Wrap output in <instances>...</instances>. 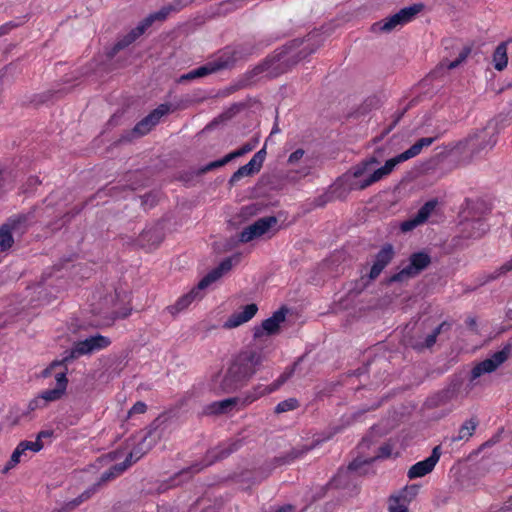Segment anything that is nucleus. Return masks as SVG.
<instances>
[{
  "label": "nucleus",
  "instance_id": "f257e3e1",
  "mask_svg": "<svg viewBox=\"0 0 512 512\" xmlns=\"http://www.w3.org/2000/svg\"><path fill=\"white\" fill-rule=\"evenodd\" d=\"M263 362L261 351H241L230 363L223 375L213 379V389L219 393H234L244 387Z\"/></svg>",
  "mask_w": 512,
  "mask_h": 512
},
{
  "label": "nucleus",
  "instance_id": "f03ea898",
  "mask_svg": "<svg viewBox=\"0 0 512 512\" xmlns=\"http://www.w3.org/2000/svg\"><path fill=\"white\" fill-rule=\"evenodd\" d=\"M303 43L302 40L295 39L289 44L284 45L273 56L266 58L263 63L257 65L252 70V73L254 75L266 73L269 77H277L285 73L292 66L315 52L316 48H310L309 45H305L300 49Z\"/></svg>",
  "mask_w": 512,
  "mask_h": 512
},
{
  "label": "nucleus",
  "instance_id": "7ed1b4c3",
  "mask_svg": "<svg viewBox=\"0 0 512 512\" xmlns=\"http://www.w3.org/2000/svg\"><path fill=\"white\" fill-rule=\"evenodd\" d=\"M240 442H232L227 447H218L208 451L204 462L195 463L189 467L175 473L167 481H163L157 488L158 493H164L171 488L179 486L183 482L189 481L194 474L200 472L204 467H207L218 460L228 457L231 453L238 450Z\"/></svg>",
  "mask_w": 512,
  "mask_h": 512
},
{
  "label": "nucleus",
  "instance_id": "20e7f679",
  "mask_svg": "<svg viewBox=\"0 0 512 512\" xmlns=\"http://www.w3.org/2000/svg\"><path fill=\"white\" fill-rule=\"evenodd\" d=\"M238 259V256L225 258L221 263L206 274L187 294L181 296L175 304L168 306L167 309L171 315H177L186 309L194 300L203 298L202 290L206 289L209 285L220 279L224 273L230 271L233 267V259Z\"/></svg>",
  "mask_w": 512,
  "mask_h": 512
},
{
  "label": "nucleus",
  "instance_id": "39448f33",
  "mask_svg": "<svg viewBox=\"0 0 512 512\" xmlns=\"http://www.w3.org/2000/svg\"><path fill=\"white\" fill-rule=\"evenodd\" d=\"M484 209L483 201L466 199L462 210L464 221L461 223L465 238H480L486 233L488 225L481 217Z\"/></svg>",
  "mask_w": 512,
  "mask_h": 512
},
{
  "label": "nucleus",
  "instance_id": "423d86ee",
  "mask_svg": "<svg viewBox=\"0 0 512 512\" xmlns=\"http://www.w3.org/2000/svg\"><path fill=\"white\" fill-rule=\"evenodd\" d=\"M504 119H493L480 130L470 134L465 140L464 144L467 146L471 156L475 157L480 155L483 151L491 150L497 143V136L500 132V124Z\"/></svg>",
  "mask_w": 512,
  "mask_h": 512
},
{
  "label": "nucleus",
  "instance_id": "0eeeda50",
  "mask_svg": "<svg viewBox=\"0 0 512 512\" xmlns=\"http://www.w3.org/2000/svg\"><path fill=\"white\" fill-rule=\"evenodd\" d=\"M169 415L163 413L155 418L143 431L133 436L132 439L138 440L132 448L134 456L140 459L147 454L156 443L162 438Z\"/></svg>",
  "mask_w": 512,
  "mask_h": 512
},
{
  "label": "nucleus",
  "instance_id": "6e6552de",
  "mask_svg": "<svg viewBox=\"0 0 512 512\" xmlns=\"http://www.w3.org/2000/svg\"><path fill=\"white\" fill-rule=\"evenodd\" d=\"M32 218V212L27 214H18L9 217L7 221L0 226L1 252L9 250L13 246L14 235L20 237L28 230Z\"/></svg>",
  "mask_w": 512,
  "mask_h": 512
},
{
  "label": "nucleus",
  "instance_id": "1a4fd4ad",
  "mask_svg": "<svg viewBox=\"0 0 512 512\" xmlns=\"http://www.w3.org/2000/svg\"><path fill=\"white\" fill-rule=\"evenodd\" d=\"M171 110V105L164 103L160 104L157 108L151 111L147 116H145L142 120H140L132 130L127 131L122 134L119 139L120 142H129L134 138H139L146 135L151 129L158 124L160 119L169 113Z\"/></svg>",
  "mask_w": 512,
  "mask_h": 512
},
{
  "label": "nucleus",
  "instance_id": "9d476101",
  "mask_svg": "<svg viewBox=\"0 0 512 512\" xmlns=\"http://www.w3.org/2000/svg\"><path fill=\"white\" fill-rule=\"evenodd\" d=\"M423 8L424 5L422 3L404 7L394 15L374 23L372 25V30L374 32L389 33L396 29L398 26H402L410 22L419 12L423 10Z\"/></svg>",
  "mask_w": 512,
  "mask_h": 512
},
{
  "label": "nucleus",
  "instance_id": "9b49d317",
  "mask_svg": "<svg viewBox=\"0 0 512 512\" xmlns=\"http://www.w3.org/2000/svg\"><path fill=\"white\" fill-rule=\"evenodd\" d=\"M431 264V257L424 251L416 252L410 255L409 264L399 272L393 274L389 279V283L404 282L418 276Z\"/></svg>",
  "mask_w": 512,
  "mask_h": 512
},
{
  "label": "nucleus",
  "instance_id": "f8f14e48",
  "mask_svg": "<svg viewBox=\"0 0 512 512\" xmlns=\"http://www.w3.org/2000/svg\"><path fill=\"white\" fill-rule=\"evenodd\" d=\"M510 356H512V346L506 342L500 351L493 353L491 357L479 362L473 367L470 374V381L473 382L485 373L496 371Z\"/></svg>",
  "mask_w": 512,
  "mask_h": 512
},
{
  "label": "nucleus",
  "instance_id": "ddd939ff",
  "mask_svg": "<svg viewBox=\"0 0 512 512\" xmlns=\"http://www.w3.org/2000/svg\"><path fill=\"white\" fill-rule=\"evenodd\" d=\"M445 54L439 64V68L454 69L462 64L471 53L469 46H463L455 40L444 41Z\"/></svg>",
  "mask_w": 512,
  "mask_h": 512
},
{
  "label": "nucleus",
  "instance_id": "4468645a",
  "mask_svg": "<svg viewBox=\"0 0 512 512\" xmlns=\"http://www.w3.org/2000/svg\"><path fill=\"white\" fill-rule=\"evenodd\" d=\"M295 366L296 363L293 366L287 368L279 376V378L276 381H274L271 385L264 386L262 384H258L254 386L251 390L247 391L243 399H241V405L245 407L253 403L254 401L258 400L260 397L270 394L279 389L293 375L295 371Z\"/></svg>",
  "mask_w": 512,
  "mask_h": 512
},
{
  "label": "nucleus",
  "instance_id": "2eb2a0df",
  "mask_svg": "<svg viewBox=\"0 0 512 512\" xmlns=\"http://www.w3.org/2000/svg\"><path fill=\"white\" fill-rule=\"evenodd\" d=\"M277 222L278 220L275 216L262 217L241 231L239 241L247 243L261 237L266 234L270 228L275 226Z\"/></svg>",
  "mask_w": 512,
  "mask_h": 512
},
{
  "label": "nucleus",
  "instance_id": "dca6fc26",
  "mask_svg": "<svg viewBox=\"0 0 512 512\" xmlns=\"http://www.w3.org/2000/svg\"><path fill=\"white\" fill-rule=\"evenodd\" d=\"M266 154V147L264 146L261 150L254 154V156L247 164L241 166L232 174L228 181L229 186H234L243 177L252 176L258 173L263 166Z\"/></svg>",
  "mask_w": 512,
  "mask_h": 512
},
{
  "label": "nucleus",
  "instance_id": "f3484780",
  "mask_svg": "<svg viewBox=\"0 0 512 512\" xmlns=\"http://www.w3.org/2000/svg\"><path fill=\"white\" fill-rule=\"evenodd\" d=\"M288 309L286 307H281L277 311H275L271 317L262 321L260 326H256L253 329L254 338H260L264 334L266 335H275L279 332L280 324L283 323L286 319V314Z\"/></svg>",
  "mask_w": 512,
  "mask_h": 512
},
{
  "label": "nucleus",
  "instance_id": "a211bd4d",
  "mask_svg": "<svg viewBox=\"0 0 512 512\" xmlns=\"http://www.w3.org/2000/svg\"><path fill=\"white\" fill-rule=\"evenodd\" d=\"M438 204L437 199L427 201L416 213L415 216L403 221L400 224V230L404 233L414 230L419 225L425 223L431 213L435 210Z\"/></svg>",
  "mask_w": 512,
  "mask_h": 512
},
{
  "label": "nucleus",
  "instance_id": "6ab92c4d",
  "mask_svg": "<svg viewBox=\"0 0 512 512\" xmlns=\"http://www.w3.org/2000/svg\"><path fill=\"white\" fill-rule=\"evenodd\" d=\"M440 456L441 448L438 445L433 448L432 453L428 458L423 461H419L410 467L407 474L409 479L420 478L430 473L439 461Z\"/></svg>",
  "mask_w": 512,
  "mask_h": 512
},
{
  "label": "nucleus",
  "instance_id": "aec40b11",
  "mask_svg": "<svg viewBox=\"0 0 512 512\" xmlns=\"http://www.w3.org/2000/svg\"><path fill=\"white\" fill-rule=\"evenodd\" d=\"M395 256V250L392 244H384L375 256V260L370 269L369 278L375 280L381 272L388 266Z\"/></svg>",
  "mask_w": 512,
  "mask_h": 512
},
{
  "label": "nucleus",
  "instance_id": "412c9836",
  "mask_svg": "<svg viewBox=\"0 0 512 512\" xmlns=\"http://www.w3.org/2000/svg\"><path fill=\"white\" fill-rule=\"evenodd\" d=\"M461 387V382L458 380H453L450 384L444 389L440 390L436 394L429 397L426 401V405L428 408H436L442 405L447 404L454 398H456Z\"/></svg>",
  "mask_w": 512,
  "mask_h": 512
},
{
  "label": "nucleus",
  "instance_id": "4be33fe9",
  "mask_svg": "<svg viewBox=\"0 0 512 512\" xmlns=\"http://www.w3.org/2000/svg\"><path fill=\"white\" fill-rule=\"evenodd\" d=\"M321 442H322V440H315L311 445H301L298 447H294L289 452H287L281 456L274 457L273 460L270 462L271 468L274 469L278 466L292 463L296 459L301 458L306 453L313 450Z\"/></svg>",
  "mask_w": 512,
  "mask_h": 512
},
{
  "label": "nucleus",
  "instance_id": "5701e85b",
  "mask_svg": "<svg viewBox=\"0 0 512 512\" xmlns=\"http://www.w3.org/2000/svg\"><path fill=\"white\" fill-rule=\"evenodd\" d=\"M226 67L225 62L221 61H214V62H208L196 69H193L189 71L188 73H185L181 75L178 79L179 83H183L186 81H192L198 78L206 77L212 73H215L219 70H222Z\"/></svg>",
  "mask_w": 512,
  "mask_h": 512
},
{
  "label": "nucleus",
  "instance_id": "b1692460",
  "mask_svg": "<svg viewBox=\"0 0 512 512\" xmlns=\"http://www.w3.org/2000/svg\"><path fill=\"white\" fill-rule=\"evenodd\" d=\"M56 379V387L53 389H48L42 392L40 398L45 405L47 402L59 400L65 393L68 379H67V369L58 372L55 375Z\"/></svg>",
  "mask_w": 512,
  "mask_h": 512
},
{
  "label": "nucleus",
  "instance_id": "393cba45",
  "mask_svg": "<svg viewBox=\"0 0 512 512\" xmlns=\"http://www.w3.org/2000/svg\"><path fill=\"white\" fill-rule=\"evenodd\" d=\"M258 306L255 303L244 306L240 312H235L224 322L223 328L233 329L251 320L257 313Z\"/></svg>",
  "mask_w": 512,
  "mask_h": 512
},
{
  "label": "nucleus",
  "instance_id": "a878e982",
  "mask_svg": "<svg viewBox=\"0 0 512 512\" xmlns=\"http://www.w3.org/2000/svg\"><path fill=\"white\" fill-rule=\"evenodd\" d=\"M77 344L84 355H89L107 348L111 344V340L101 334H95L82 341H77Z\"/></svg>",
  "mask_w": 512,
  "mask_h": 512
},
{
  "label": "nucleus",
  "instance_id": "bb28decb",
  "mask_svg": "<svg viewBox=\"0 0 512 512\" xmlns=\"http://www.w3.org/2000/svg\"><path fill=\"white\" fill-rule=\"evenodd\" d=\"M145 30L140 25V23L133 28L129 33L120 37L117 42L113 45L111 50L108 53L109 57H114L119 51L125 49L129 45H131L136 39H138L142 34H144Z\"/></svg>",
  "mask_w": 512,
  "mask_h": 512
},
{
  "label": "nucleus",
  "instance_id": "cd10ccee",
  "mask_svg": "<svg viewBox=\"0 0 512 512\" xmlns=\"http://www.w3.org/2000/svg\"><path fill=\"white\" fill-rule=\"evenodd\" d=\"M478 426V421L476 418L472 417L469 420L465 421L459 431L457 436L445 437L444 443L449 442V445L461 440L467 441L475 432Z\"/></svg>",
  "mask_w": 512,
  "mask_h": 512
},
{
  "label": "nucleus",
  "instance_id": "c85d7f7f",
  "mask_svg": "<svg viewBox=\"0 0 512 512\" xmlns=\"http://www.w3.org/2000/svg\"><path fill=\"white\" fill-rule=\"evenodd\" d=\"M451 328V324L444 321L440 325H438L423 342H416L411 344L412 348L418 351H422L424 349L431 348L435 343L438 335L442 332L448 331Z\"/></svg>",
  "mask_w": 512,
  "mask_h": 512
},
{
  "label": "nucleus",
  "instance_id": "c756f323",
  "mask_svg": "<svg viewBox=\"0 0 512 512\" xmlns=\"http://www.w3.org/2000/svg\"><path fill=\"white\" fill-rule=\"evenodd\" d=\"M163 238L162 230L158 227H153L143 230L138 241L142 246H157L163 241Z\"/></svg>",
  "mask_w": 512,
  "mask_h": 512
},
{
  "label": "nucleus",
  "instance_id": "7c9ffc66",
  "mask_svg": "<svg viewBox=\"0 0 512 512\" xmlns=\"http://www.w3.org/2000/svg\"><path fill=\"white\" fill-rule=\"evenodd\" d=\"M241 398L232 397L221 401H216L210 404L207 408L209 414H224L231 411L238 403H241Z\"/></svg>",
  "mask_w": 512,
  "mask_h": 512
},
{
  "label": "nucleus",
  "instance_id": "2f4dec72",
  "mask_svg": "<svg viewBox=\"0 0 512 512\" xmlns=\"http://www.w3.org/2000/svg\"><path fill=\"white\" fill-rule=\"evenodd\" d=\"M354 480V474H350L349 470L340 469L331 480L330 485L340 489H348L351 485L356 488Z\"/></svg>",
  "mask_w": 512,
  "mask_h": 512
},
{
  "label": "nucleus",
  "instance_id": "473e14b6",
  "mask_svg": "<svg viewBox=\"0 0 512 512\" xmlns=\"http://www.w3.org/2000/svg\"><path fill=\"white\" fill-rule=\"evenodd\" d=\"M385 176H388V173L385 171L383 167H380L376 169L372 174H370L366 179L352 183L350 189L364 190L367 187L371 186L372 184L380 181Z\"/></svg>",
  "mask_w": 512,
  "mask_h": 512
},
{
  "label": "nucleus",
  "instance_id": "72a5a7b5",
  "mask_svg": "<svg viewBox=\"0 0 512 512\" xmlns=\"http://www.w3.org/2000/svg\"><path fill=\"white\" fill-rule=\"evenodd\" d=\"M83 355L77 342H75L71 349L63 352L61 359L54 360V366H60L63 367V370H68L67 365Z\"/></svg>",
  "mask_w": 512,
  "mask_h": 512
},
{
  "label": "nucleus",
  "instance_id": "f704fd0d",
  "mask_svg": "<svg viewBox=\"0 0 512 512\" xmlns=\"http://www.w3.org/2000/svg\"><path fill=\"white\" fill-rule=\"evenodd\" d=\"M436 140V137H423L418 139L409 149L404 151L408 159L416 157L421 153L423 148L429 147Z\"/></svg>",
  "mask_w": 512,
  "mask_h": 512
},
{
  "label": "nucleus",
  "instance_id": "c9c22d12",
  "mask_svg": "<svg viewBox=\"0 0 512 512\" xmlns=\"http://www.w3.org/2000/svg\"><path fill=\"white\" fill-rule=\"evenodd\" d=\"M508 62L507 47L505 43L499 44L493 53V64L494 68L498 71H502Z\"/></svg>",
  "mask_w": 512,
  "mask_h": 512
},
{
  "label": "nucleus",
  "instance_id": "e433bc0d",
  "mask_svg": "<svg viewBox=\"0 0 512 512\" xmlns=\"http://www.w3.org/2000/svg\"><path fill=\"white\" fill-rule=\"evenodd\" d=\"M170 13H171V8H167L166 6H163L159 11L152 13V14L148 15L146 18H144L140 22V25L146 31L153 24V22L165 20Z\"/></svg>",
  "mask_w": 512,
  "mask_h": 512
},
{
  "label": "nucleus",
  "instance_id": "4c0bfd02",
  "mask_svg": "<svg viewBox=\"0 0 512 512\" xmlns=\"http://www.w3.org/2000/svg\"><path fill=\"white\" fill-rule=\"evenodd\" d=\"M418 490L419 488L417 485L407 486L402 489L398 495H392L391 497L399 498V503L406 504L408 506V503L416 497Z\"/></svg>",
  "mask_w": 512,
  "mask_h": 512
},
{
  "label": "nucleus",
  "instance_id": "58836bf2",
  "mask_svg": "<svg viewBox=\"0 0 512 512\" xmlns=\"http://www.w3.org/2000/svg\"><path fill=\"white\" fill-rule=\"evenodd\" d=\"M510 271H512V258L497 268L494 272L488 274L483 284L496 280Z\"/></svg>",
  "mask_w": 512,
  "mask_h": 512
},
{
  "label": "nucleus",
  "instance_id": "ea45409f",
  "mask_svg": "<svg viewBox=\"0 0 512 512\" xmlns=\"http://www.w3.org/2000/svg\"><path fill=\"white\" fill-rule=\"evenodd\" d=\"M383 100L380 96L372 95L365 99L363 102L361 109L362 112L366 113L373 109H378L382 106Z\"/></svg>",
  "mask_w": 512,
  "mask_h": 512
},
{
  "label": "nucleus",
  "instance_id": "a19ab883",
  "mask_svg": "<svg viewBox=\"0 0 512 512\" xmlns=\"http://www.w3.org/2000/svg\"><path fill=\"white\" fill-rule=\"evenodd\" d=\"M298 407H299L298 400L295 398H289V399L283 400L280 403H278L277 406L275 407L274 411L276 414H281L284 412L292 411Z\"/></svg>",
  "mask_w": 512,
  "mask_h": 512
},
{
  "label": "nucleus",
  "instance_id": "79ce46f5",
  "mask_svg": "<svg viewBox=\"0 0 512 512\" xmlns=\"http://www.w3.org/2000/svg\"><path fill=\"white\" fill-rule=\"evenodd\" d=\"M231 160L229 154L225 155L222 159H219V160H215V161H212L208 164H206L205 166L201 167L198 171V174H205L209 171H212L214 169H217V168H220V167H223L224 165H226L227 163H229Z\"/></svg>",
  "mask_w": 512,
  "mask_h": 512
},
{
  "label": "nucleus",
  "instance_id": "37998d69",
  "mask_svg": "<svg viewBox=\"0 0 512 512\" xmlns=\"http://www.w3.org/2000/svg\"><path fill=\"white\" fill-rule=\"evenodd\" d=\"M257 143H258V140L253 139V140L245 143L244 145H242V147H240L239 149L232 151L231 153H229L231 160H234L238 157H241V156L251 152L256 147Z\"/></svg>",
  "mask_w": 512,
  "mask_h": 512
},
{
  "label": "nucleus",
  "instance_id": "c03bdc74",
  "mask_svg": "<svg viewBox=\"0 0 512 512\" xmlns=\"http://www.w3.org/2000/svg\"><path fill=\"white\" fill-rule=\"evenodd\" d=\"M407 160L409 159L407 158V156H405L404 152H402L399 155L387 160L382 167L389 175L398 164L405 162Z\"/></svg>",
  "mask_w": 512,
  "mask_h": 512
},
{
  "label": "nucleus",
  "instance_id": "a18cd8bd",
  "mask_svg": "<svg viewBox=\"0 0 512 512\" xmlns=\"http://www.w3.org/2000/svg\"><path fill=\"white\" fill-rule=\"evenodd\" d=\"M267 45H269V43H264L263 41H260L257 44L253 42H245L242 46L243 57L252 55L256 51L260 50L261 48Z\"/></svg>",
  "mask_w": 512,
  "mask_h": 512
},
{
  "label": "nucleus",
  "instance_id": "49530a36",
  "mask_svg": "<svg viewBox=\"0 0 512 512\" xmlns=\"http://www.w3.org/2000/svg\"><path fill=\"white\" fill-rule=\"evenodd\" d=\"M25 453L21 450L20 446L17 445L15 450L13 451L10 460L7 462V465L4 467L3 472H7L8 470L15 467L20 462V457Z\"/></svg>",
  "mask_w": 512,
  "mask_h": 512
},
{
  "label": "nucleus",
  "instance_id": "de8ad7c7",
  "mask_svg": "<svg viewBox=\"0 0 512 512\" xmlns=\"http://www.w3.org/2000/svg\"><path fill=\"white\" fill-rule=\"evenodd\" d=\"M409 106L405 107L402 111L396 113L394 115V120L393 122L383 131V133L381 134V136L375 138V141H379L381 140L384 136H386L387 134H389L393 129L394 127L399 123V121L401 120V118L404 116V114L407 112Z\"/></svg>",
  "mask_w": 512,
  "mask_h": 512
},
{
  "label": "nucleus",
  "instance_id": "09e8293b",
  "mask_svg": "<svg viewBox=\"0 0 512 512\" xmlns=\"http://www.w3.org/2000/svg\"><path fill=\"white\" fill-rule=\"evenodd\" d=\"M21 448V450L25 453L27 450L38 452L43 448V443L41 440H35V441H22L18 444Z\"/></svg>",
  "mask_w": 512,
  "mask_h": 512
},
{
  "label": "nucleus",
  "instance_id": "8fccbe9b",
  "mask_svg": "<svg viewBox=\"0 0 512 512\" xmlns=\"http://www.w3.org/2000/svg\"><path fill=\"white\" fill-rule=\"evenodd\" d=\"M389 512H408L406 504L399 503V498L389 497Z\"/></svg>",
  "mask_w": 512,
  "mask_h": 512
},
{
  "label": "nucleus",
  "instance_id": "3c124183",
  "mask_svg": "<svg viewBox=\"0 0 512 512\" xmlns=\"http://www.w3.org/2000/svg\"><path fill=\"white\" fill-rule=\"evenodd\" d=\"M25 17L22 18L21 21H9L3 25L0 26V37L3 36V35H6L8 34L10 31H12L13 29L19 27L20 25H22L25 20H24Z\"/></svg>",
  "mask_w": 512,
  "mask_h": 512
},
{
  "label": "nucleus",
  "instance_id": "603ef678",
  "mask_svg": "<svg viewBox=\"0 0 512 512\" xmlns=\"http://www.w3.org/2000/svg\"><path fill=\"white\" fill-rule=\"evenodd\" d=\"M97 492V485H92L88 489H86L83 493H81L78 497L75 498L78 505L88 500L93 494Z\"/></svg>",
  "mask_w": 512,
  "mask_h": 512
},
{
  "label": "nucleus",
  "instance_id": "864d4df0",
  "mask_svg": "<svg viewBox=\"0 0 512 512\" xmlns=\"http://www.w3.org/2000/svg\"><path fill=\"white\" fill-rule=\"evenodd\" d=\"M116 477L117 476L115 475L114 471H112V468L110 467L108 470L104 471L101 474L99 481L97 483H95L94 485H97V490H98L102 484H104L110 480H113Z\"/></svg>",
  "mask_w": 512,
  "mask_h": 512
},
{
  "label": "nucleus",
  "instance_id": "5fc2aeb1",
  "mask_svg": "<svg viewBox=\"0 0 512 512\" xmlns=\"http://www.w3.org/2000/svg\"><path fill=\"white\" fill-rule=\"evenodd\" d=\"M371 460H360V459H354L348 466L345 468V470H349L350 474L356 473L363 465L369 464Z\"/></svg>",
  "mask_w": 512,
  "mask_h": 512
},
{
  "label": "nucleus",
  "instance_id": "6e6d98bb",
  "mask_svg": "<svg viewBox=\"0 0 512 512\" xmlns=\"http://www.w3.org/2000/svg\"><path fill=\"white\" fill-rule=\"evenodd\" d=\"M368 170L367 164H365L363 161L357 164L356 166L352 167L350 170V173L353 175L354 178L361 177L366 171Z\"/></svg>",
  "mask_w": 512,
  "mask_h": 512
},
{
  "label": "nucleus",
  "instance_id": "4d7b16f0",
  "mask_svg": "<svg viewBox=\"0 0 512 512\" xmlns=\"http://www.w3.org/2000/svg\"><path fill=\"white\" fill-rule=\"evenodd\" d=\"M147 406L144 402H136L129 411V414H142L146 411Z\"/></svg>",
  "mask_w": 512,
  "mask_h": 512
},
{
  "label": "nucleus",
  "instance_id": "13d9d810",
  "mask_svg": "<svg viewBox=\"0 0 512 512\" xmlns=\"http://www.w3.org/2000/svg\"><path fill=\"white\" fill-rule=\"evenodd\" d=\"M392 453V447L389 444H384L379 447L377 457L387 458Z\"/></svg>",
  "mask_w": 512,
  "mask_h": 512
},
{
  "label": "nucleus",
  "instance_id": "bf43d9fd",
  "mask_svg": "<svg viewBox=\"0 0 512 512\" xmlns=\"http://www.w3.org/2000/svg\"><path fill=\"white\" fill-rule=\"evenodd\" d=\"M304 153H305V152H304V150H303V149H300V148H299V149L295 150L294 152H292V153L290 154V156H289V158H288V162H289L290 164H294V163H296L297 161H299V160L303 157Z\"/></svg>",
  "mask_w": 512,
  "mask_h": 512
},
{
  "label": "nucleus",
  "instance_id": "052dcab7",
  "mask_svg": "<svg viewBox=\"0 0 512 512\" xmlns=\"http://www.w3.org/2000/svg\"><path fill=\"white\" fill-rule=\"evenodd\" d=\"M111 468H112V471H114L116 476H119L120 474H122L124 471H126L128 469L126 463H124V462L117 463V464L113 465Z\"/></svg>",
  "mask_w": 512,
  "mask_h": 512
},
{
  "label": "nucleus",
  "instance_id": "680f3d73",
  "mask_svg": "<svg viewBox=\"0 0 512 512\" xmlns=\"http://www.w3.org/2000/svg\"><path fill=\"white\" fill-rule=\"evenodd\" d=\"M512 511V496L497 510L491 512H507Z\"/></svg>",
  "mask_w": 512,
  "mask_h": 512
},
{
  "label": "nucleus",
  "instance_id": "e2e57ef3",
  "mask_svg": "<svg viewBox=\"0 0 512 512\" xmlns=\"http://www.w3.org/2000/svg\"><path fill=\"white\" fill-rule=\"evenodd\" d=\"M166 7L171 8V12H178L184 7V4L181 0H175L173 3L166 5Z\"/></svg>",
  "mask_w": 512,
  "mask_h": 512
},
{
  "label": "nucleus",
  "instance_id": "0e129e2a",
  "mask_svg": "<svg viewBox=\"0 0 512 512\" xmlns=\"http://www.w3.org/2000/svg\"><path fill=\"white\" fill-rule=\"evenodd\" d=\"M138 460H140V458L134 456V452L131 450L123 462L126 463L127 467L129 468L133 463H136Z\"/></svg>",
  "mask_w": 512,
  "mask_h": 512
},
{
  "label": "nucleus",
  "instance_id": "69168bd1",
  "mask_svg": "<svg viewBox=\"0 0 512 512\" xmlns=\"http://www.w3.org/2000/svg\"><path fill=\"white\" fill-rule=\"evenodd\" d=\"M60 93L59 91H56V92H53V91H46L44 93H42L41 95H39L40 97V102L44 103L46 101H49L53 98L54 95Z\"/></svg>",
  "mask_w": 512,
  "mask_h": 512
},
{
  "label": "nucleus",
  "instance_id": "338daca9",
  "mask_svg": "<svg viewBox=\"0 0 512 512\" xmlns=\"http://www.w3.org/2000/svg\"><path fill=\"white\" fill-rule=\"evenodd\" d=\"M466 324L470 330L477 333V320L475 317H468L466 320Z\"/></svg>",
  "mask_w": 512,
  "mask_h": 512
},
{
  "label": "nucleus",
  "instance_id": "774afa93",
  "mask_svg": "<svg viewBox=\"0 0 512 512\" xmlns=\"http://www.w3.org/2000/svg\"><path fill=\"white\" fill-rule=\"evenodd\" d=\"M41 404L43 405V402L39 396L38 398H35L32 401H30L28 407L30 410H35V409L41 407Z\"/></svg>",
  "mask_w": 512,
  "mask_h": 512
}]
</instances>
